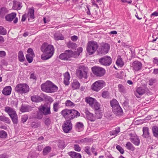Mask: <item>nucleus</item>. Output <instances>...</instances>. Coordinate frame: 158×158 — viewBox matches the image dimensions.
Instances as JSON below:
<instances>
[{"mask_svg": "<svg viewBox=\"0 0 158 158\" xmlns=\"http://www.w3.org/2000/svg\"><path fill=\"white\" fill-rule=\"evenodd\" d=\"M66 146L65 142L64 141L61 140L58 143V147L61 149L64 148Z\"/></svg>", "mask_w": 158, "mask_h": 158, "instance_id": "8fccbe9b", "label": "nucleus"}, {"mask_svg": "<svg viewBox=\"0 0 158 158\" xmlns=\"http://www.w3.org/2000/svg\"><path fill=\"white\" fill-rule=\"evenodd\" d=\"M72 124L70 120H66L62 125V129L65 133H68L72 129Z\"/></svg>", "mask_w": 158, "mask_h": 158, "instance_id": "f8f14e48", "label": "nucleus"}, {"mask_svg": "<svg viewBox=\"0 0 158 158\" xmlns=\"http://www.w3.org/2000/svg\"><path fill=\"white\" fill-rule=\"evenodd\" d=\"M110 105L112 108L114 107L119 106L117 101L115 99H113L110 102Z\"/></svg>", "mask_w": 158, "mask_h": 158, "instance_id": "a18cd8bd", "label": "nucleus"}, {"mask_svg": "<svg viewBox=\"0 0 158 158\" xmlns=\"http://www.w3.org/2000/svg\"><path fill=\"white\" fill-rule=\"evenodd\" d=\"M116 148L120 152L121 154L124 153V150L120 145H118L116 146Z\"/></svg>", "mask_w": 158, "mask_h": 158, "instance_id": "e2e57ef3", "label": "nucleus"}, {"mask_svg": "<svg viewBox=\"0 0 158 158\" xmlns=\"http://www.w3.org/2000/svg\"><path fill=\"white\" fill-rule=\"evenodd\" d=\"M16 14L15 12H12L8 14L5 16L6 20L8 22H11L14 19L13 23L15 24L16 23L18 22V18L16 17Z\"/></svg>", "mask_w": 158, "mask_h": 158, "instance_id": "ddd939ff", "label": "nucleus"}, {"mask_svg": "<svg viewBox=\"0 0 158 158\" xmlns=\"http://www.w3.org/2000/svg\"><path fill=\"white\" fill-rule=\"evenodd\" d=\"M83 51V48L81 47H79L77 49V51H73V58H76Z\"/></svg>", "mask_w": 158, "mask_h": 158, "instance_id": "c756f323", "label": "nucleus"}, {"mask_svg": "<svg viewBox=\"0 0 158 158\" xmlns=\"http://www.w3.org/2000/svg\"><path fill=\"white\" fill-rule=\"evenodd\" d=\"M34 9L33 7L29 8L27 15L28 20H33L35 18Z\"/></svg>", "mask_w": 158, "mask_h": 158, "instance_id": "aec40b11", "label": "nucleus"}, {"mask_svg": "<svg viewBox=\"0 0 158 158\" xmlns=\"http://www.w3.org/2000/svg\"><path fill=\"white\" fill-rule=\"evenodd\" d=\"M93 106L94 107L95 110V114H96V117L97 118H101L102 117V114L101 112H100L99 110L100 107L99 104L96 101L93 105Z\"/></svg>", "mask_w": 158, "mask_h": 158, "instance_id": "4468645a", "label": "nucleus"}, {"mask_svg": "<svg viewBox=\"0 0 158 158\" xmlns=\"http://www.w3.org/2000/svg\"><path fill=\"white\" fill-rule=\"evenodd\" d=\"M44 122L46 126H49L52 123V121L50 119V117L48 116H46L44 118Z\"/></svg>", "mask_w": 158, "mask_h": 158, "instance_id": "de8ad7c7", "label": "nucleus"}, {"mask_svg": "<svg viewBox=\"0 0 158 158\" xmlns=\"http://www.w3.org/2000/svg\"><path fill=\"white\" fill-rule=\"evenodd\" d=\"M143 137L144 138H148L150 136L149 128L148 127H145L143 128Z\"/></svg>", "mask_w": 158, "mask_h": 158, "instance_id": "393cba45", "label": "nucleus"}, {"mask_svg": "<svg viewBox=\"0 0 158 158\" xmlns=\"http://www.w3.org/2000/svg\"><path fill=\"white\" fill-rule=\"evenodd\" d=\"M153 64L154 66L158 67V58L155 57L152 59Z\"/></svg>", "mask_w": 158, "mask_h": 158, "instance_id": "4d7b16f0", "label": "nucleus"}, {"mask_svg": "<svg viewBox=\"0 0 158 158\" xmlns=\"http://www.w3.org/2000/svg\"><path fill=\"white\" fill-rule=\"evenodd\" d=\"M34 56H35L30 54H27L26 56V59L29 63H31L32 62L33 58Z\"/></svg>", "mask_w": 158, "mask_h": 158, "instance_id": "09e8293b", "label": "nucleus"}, {"mask_svg": "<svg viewBox=\"0 0 158 158\" xmlns=\"http://www.w3.org/2000/svg\"><path fill=\"white\" fill-rule=\"evenodd\" d=\"M68 154L72 158H81V156L80 153L76 152H70Z\"/></svg>", "mask_w": 158, "mask_h": 158, "instance_id": "7c9ffc66", "label": "nucleus"}, {"mask_svg": "<svg viewBox=\"0 0 158 158\" xmlns=\"http://www.w3.org/2000/svg\"><path fill=\"white\" fill-rule=\"evenodd\" d=\"M157 80L154 78H152L149 80V85H152L156 83Z\"/></svg>", "mask_w": 158, "mask_h": 158, "instance_id": "6e6d98bb", "label": "nucleus"}, {"mask_svg": "<svg viewBox=\"0 0 158 158\" xmlns=\"http://www.w3.org/2000/svg\"><path fill=\"white\" fill-rule=\"evenodd\" d=\"M98 62L102 65L109 66L112 63V59L110 56H106L99 59Z\"/></svg>", "mask_w": 158, "mask_h": 158, "instance_id": "9b49d317", "label": "nucleus"}, {"mask_svg": "<svg viewBox=\"0 0 158 158\" xmlns=\"http://www.w3.org/2000/svg\"><path fill=\"white\" fill-rule=\"evenodd\" d=\"M118 90L119 92L121 93L125 94L126 93V90L124 86L121 84H119L118 85Z\"/></svg>", "mask_w": 158, "mask_h": 158, "instance_id": "c03bdc74", "label": "nucleus"}, {"mask_svg": "<svg viewBox=\"0 0 158 158\" xmlns=\"http://www.w3.org/2000/svg\"><path fill=\"white\" fill-rule=\"evenodd\" d=\"M146 93L147 95L152 94L147 86L139 87L137 88L135 92V94L137 98H140L142 95Z\"/></svg>", "mask_w": 158, "mask_h": 158, "instance_id": "20e7f679", "label": "nucleus"}, {"mask_svg": "<svg viewBox=\"0 0 158 158\" xmlns=\"http://www.w3.org/2000/svg\"><path fill=\"white\" fill-rule=\"evenodd\" d=\"M90 148L89 146H87L85 147V151L88 155H90L91 153L90 152Z\"/></svg>", "mask_w": 158, "mask_h": 158, "instance_id": "338daca9", "label": "nucleus"}, {"mask_svg": "<svg viewBox=\"0 0 158 158\" xmlns=\"http://www.w3.org/2000/svg\"><path fill=\"white\" fill-rule=\"evenodd\" d=\"M85 114L86 118L87 119L91 121H94L95 119V117L94 116L93 114L90 113L89 111H86Z\"/></svg>", "mask_w": 158, "mask_h": 158, "instance_id": "bb28decb", "label": "nucleus"}, {"mask_svg": "<svg viewBox=\"0 0 158 158\" xmlns=\"http://www.w3.org/2000/svg\"><path fill=\"white\" fill-rule=\"evenodd\" d=\"M51 148L49 146H46L43 149V155L44 156L47 155L51 152Z\"/></svg>", "mask_w": 158, "mask_h": 158, "instance_id": "58836bf2", "label": "nucleus"}, {"mask_svg": "<svg viewBox=\"0 0 158 158\" xmlns=\"http://www.w3.org/2000/svg\"><path fill=\"white\" fill-rule=\"evenodd\" d=\"M106 85L105 82L103 80H99L94 82L91 85V89L93 91L98 92Z\"/></svg>", "mask_w": 158, "mask_h": 158, "instance_id": "1a4fd4ad", "label": "nucleus"}, {"mask_svg": "<svg viewBox=\"0 0 158 158\" xmlns=\"http://www.w3.org/2000/svg\"><path fill=\"white\" fill-rule=\"evenodd\" d=\"M7 33V31L3 27L0 26V34L5 35Z\"/></svg>", "mask_w": 158, "mask_h": 158, "instance_id": "864d4df0", "label": "nucleus"}, {"mask_svg": "<svg viewBox=\"0 0 158 158\" xmlns=\"http://www.w3.org/2000/svg\"><path fill=\"white\" fill-rule=\"evenodd\" d=\"M59 108V103L58 102H55L53 104V110L55 112H57Z\"/></svg>", "mask_w": 158, "mask_h": 158, "instance_id": "5fc2aeb1", "label": "nucleus"}, {"mask_svg": "<svg viewBox=\"0 0 158 158\" xmlns=\"http://www.w3.org/2000/svg\"><path fill=\"white\" fill-rule=\"evenodd\" d=\"M73 148L75 151L77 152H80L81 150V147L78 144L74 145Z\"/></svg>", "mask_w": 158, "mask_h": 158, "instance_id": "0e129e2a", "label": "nucleus"}, {"mask_svg": "<svg viewBox=\"0 0 158 158\" xmlns=\"http://www.w3.org/2000/svg\"><path fill=\"white\" fill-rule=\"evenodd\" d=\"M131 142L134 145L138 146L139 145L140 143V139L138 136L136 135L133 137H131L130 138Z\"/></svg>", "mask_w": 158, "mask_h": 158, "instance_id": "5701e85b", "label": "nucleus"}, {"mask_svg": "<svg viewBox=\"0 0 158 158\" xmlns=\"http://www.w3.org/2000/svg\"><path fill=\"white\" fill-rule=\"evenodd\" d=\"M8 10L6 8L2 7L0 8V17L4 18L6 14L8 13Z\"/></svg>", "mask_w": 158, "mask_h": 158, "instance_id": "2f4dec72", "label": "nucleus"}, {"mask_svg": "<svg viewBox=\"0 0 158 158\" xmlns=\"http://www.w3.org/2000/svg\"><path fill=\"white\" fill-rule=\"evenodd\" d=\"M71 86L73 90L78 89L80 86V83L77 80H75L71 83Z\"/></svg>", "mask_w": 158, "mask_h": 158, "instance_id": "c85d7f7f", "label": "nucleus"}, {"mask_svg": "<svg viewBox=\"0 0 158 158\" xmlns=\"http://www.w3.org/2000/svg\"><path fill=\"white\" fill-rule=\"evenodd\" d=\"M92 70L93 73L98 77H102L105 73V69L102 67L97 66H94L92 68Z\"/></svg>", "mask_w": 158, "mask_h": 158, "instance_id": "9d476101", "label": "nucleus"}, {"mask_svg": "<svg viewBox=\"0 0 158 158\" xmlns=\"http://www.w3.org/2000/svg\"><path fill=\"white\" fill-rule=\"evenodd\" d=\"M54 37L56 40H63L64 39V37L61 34L56 33L54 35Z\"/></svg>", "mask_w": 158, "mask_h": 158, "instance_id": "e433bc0d", "label": "nucleus"}, {"mask_svg": "<svg viewBox=\"0 0 158 158\" xmlns=\"http://www.w3.org/2000/svg\"><path fill=\"white\" fill-rule=\"evenodd\" d=\"M126 147L127 148L131 151H133L135 149V148L133 144L130 142H127L126 144Z\"/></svg>", "mask_w": 158, "mask_h": 158, "instance_id": "4c0bfd02", "label": "nucleus"}, {"mask_svg": "<svg viewBox=\"0 0 158 158\" xmlns=\"http://www.w3.org/2000/svg\"><path fill=\"white\" fill-rule=\"evenodd\" d=\"M32 108L29 105L22 104L21 105L20 110L22 112H29L32 110Z\"/></svg>", "mask_w": 158, "mask_h": 158, "instance_id": "412c9836", "label": "nucleus"}, {"mask_svg": "<svg viewBox=\"0 0 158 158\" xmlns=\"http://www.w3.org/2000/svg\"><path fill=\"white\" fill-rule=\"evenodd\" d=\"M38 109L40 111L42 112L45 115L50 114L51 113L50 106L47 107L41 106L39 107Z\"/></svg>", "mask_w": 158, "mask_h": 158, "instance_id": "dca6fc26", "label": "nucleus"}, {"mask_svg": "<svg viewBox=\"0 0 158 158\" xmlns=\"http://www.w3.org/2000/svg\"><path fill=\"white\" fill-rule=\"evenodd\" d=\"M85 100V102L91 106H93V105L96 101L95 99L90 97L86 98Z\"/></svg>", "mask_w": 158, "mask_h": 158, "instance_id": "cd10ccee", "label": "nucleus"}, {"mask_svg": "<svg viewBox=\"0 0 158 158\" xmlns=\"http://www.w3.org/2000/svg\"><path fill=\"white\" fill-rule=\"evenodd\" d=\"M74 127L76 131L80 132L84 129V126L82 123L77 122L76 123Z\"/></svg>", "mask_w": 158, "mask_h": 158, "instance_id": "b1692460", "label": "nucleus"}, {"mask_svg": "<svg viewBox=\"0 0 158 158\" xmlns=\"http://www.w3.org/2000/svg\"><path fill=\"white\" fill-rule=\"evenodd\" d=\"M43 114L41 111L37 112L36 116L35 118L39 119H41L43 117Z\"/></svg>", "mask_w": 158, "mask_h": 158, "instance_id": "bf43d9fd", "label": "nucleus"}, {"mask_svg": "<svg viewBox=\"0 0 158 158\" xmlns=\"http://www.w3.org/2000/svg\"><path fill=\"white\" fill-rule=\"evenodd\" d=\"M28 118V116L27 115H24L22 116L21 118V121L23 123H24L25 122H26Z\"/></svg>", "mask_w": 158, "mask_h": 158, "instance_id": "052dcab7", "label": "nucleus"}, {"mask_svg": "<svg viewBox=\"0 0 158 158\" xmlns=\"http://www.w3.org/2000/svg\"><path fill=\"white\" fill-rule=\"evenodd\" d=\"M110 48V46L109 44L106 43H102L97 50L98 54H106L109 52Z\"/></svg>", "mask_w": 158, "mask_h": 158, "instance_id": "6e6552de", "label": "nucleus"}, {"mask_svg": "<svg viewBox=\"0 0 158 158\" xmlns=\"http://www.w3.org/2000/svg\"><path fill=\"white\" fill-rule=\"evenodd\" d=\"M76 73L79 79H81L83 78L86 79L87 78V72L85 71H82L81 70H77Z\"/></svg>", "mask_w": 158, "mask_h": 158, "instance_id": "6ab92c4d", "label": "nucleus"}, {"mask_svg": "<svg viewBox=\"0 0 158 158\" xmlns=\"http://www.w3.org/2000/svg\"><path fill=\"white\" fill-rule=\"evenodd\" d=\"M22 6L21 5V3L19 2H14L13 6V8L14 9L19 10L21 9Z\"/></svg>", "mask_w": 158, "mask_h": 158, "instance_id": "79ce46f5", "label": "nucleus"}, {"mask_svg": "<svg viewBox=\"0 0 158 158\" xmlns=\"http://www.w3.org/2000/svg\"><path fill=\"white\" fill-rule=\"evenodd\" d=\"M41 90L48 93H54L58 90V87L50 81H48L41 85Z\"/></svg>", "mask_w": 158, "mask_h": 158, "instance_id": "7ed1b4c3", "label": "nucleus"}, {"mask_svg": "<svg viewBox=\"0 0 158 158\" xmlns=\"http://www.w3.org/2000/svg\"><path fill=\"white\" fill-rule=\"evenodd\" d=\"M37 156V155L35 151L32 150L29 152L27 158H36Z\"/></svg>", "mask_w": 158, "mask_h": 158, "instance_id": "49530a36", "label": "nucleus"}, {"mask_svg": "<svg viewBox=\"0 0 158 158\" xmlns=\"http://www.w3.org/2000/svg\"><path fill=\"white\" fill-rule=\"evenodd\" d=\"M112 110L114 114L118 116H121L123 114V111L120 106H117L113 107Z\"/></svg>", "mask_w": 158, "mask_h": 158, "instance_id": "f3484780", "label": "nucleus"}, {"mask_svg": "<svg viewBox=\"0 0 158 158\" xmlns=\"http://www.w3.org/2000/svg\"><path fill=\"white\" fill-rule=\"evenodd\" d=\"M116 63L118 66L121 67H123L124 65V63L122 60V59L121 57L117 59Z\"/></svg>", "mask_w": 158, "mask_h": 158, "instance_id": "ea45409f", "label": "nucleus"}, {"mask_svg": "<svg viewBox=\"0 0 158 158\" xmlns=\"http://www.w3.org/2000/svg\"><path fill=\"white\" fill-rule=\"evenodd\" d=\"M152 129L153 136L158 139V127L156 126H153Z\"/></svg>", "mask_w": 158, "mask_h": 158, "instance_id": "c9c22d12", "label": "nucleus"}, {"mask_svg": "<svg viewBox=\"0 0 158 158\" xmlns=\"http://www.w3.org/2000/svg\"><path fill=\"white\" fill-rule=\"evenodd\" d=\"M43 96H44V95L43 94H41L40 96L34 95L31 97V99L33 102H41L44 100V99L42 98Z\"/></svg>", "mask_w": 158, "mask_h": 158, "instance_id": "a211bd4d", "label": "nucleus"}, {"mask_svg": "<svg viewBox=\"0 0 158 158\" xmlns=\"http://www.w3.org/2000/svg\"><path fill=\"white\" fill-rule=\"evenodd\" d=\"M65 105L67 106H74L75 104L70 100H67L65 102Z\"/></svg>", "mask_w": 158, "mask_h": 158, "instance_id": "603ef678", "label": "nucleus"}, {"mask_svg": "<svg viewBox=\"0 0 158 158\" xmlns=\"http://www.w3.org/2000/svg\"><path fill=\"white\" fill-rule=\"evenodd\" d=\"M101 95L104 98H109L110 97V94L108 91L105 90L102 93Z\"/></svg>", "mask_w": 158, "mask_h": 158, "instance_id": "37998d69", "label": "nucleus"}, {"mask_svg": "<svg viewBox=\"0 0 158 158\" xmlns=\"http://www.w3.org/2000/svg\"><path fill=\"white\" fill-rule=\"evenodd\" d=\"M73 51L71 50H67L64 52L61 53L59 56V58L63 60L70 61L72 57L73 58Z\"/></svg>", "mask_w": 158, "mask_h": 158, "instance_id": "0eeeda50", "label": "nucleus"}, {"mask_svg": "<svg viewBox=\"0 0 158 158\" xmlns=\"http://www.w3.org/2000/svg\"><path fill=\"white\" fill-rule=\"evenodd\" d=\"M142 63L138 60L133 62L131 64V67L134 71H138L140 70L142 68Z\"/></svg>", "mask_w": 158, "mask_h": 158, "instance_id": "2eb2a0df", "label": "nucleus"}, {"mask_svg": "<svg viewBox=\"0 0 158 158\" xmlns=\"http://www.w3.org/2000/svg\"><path fill=\"white\" fill-rule=\"evenodd\" d=\"M29 88L26 84H19L15 88V91L18 94H25L29 91Z\"/></svg>", "mask_w": 158, "mask_h": 158, "instance_id": "423d86ee", "label": "nucleus"}, {"mask_svg": "<svg viewBox=\"0 0 158 158\" xmlns=\"http://www.w3.org/2000/svg\"><path fill=\"white\" fill-rule=\"evenodd\" d=\"M40 123L35 122H32L31 124V127L33 128H37L40 126Z\"/></svg>", "mask_w": 158, "mask_h": 158, "instance_id": "13d9d810", "label": "nucleus"}, {"mask_svg": "<svg viewBox=\"0 0 158 158\" xmlns=\"http://www.w3.org/2000/svg\"><path fill=\"white\" fill-rule=\"evenodd\" d=\"M98 47L97 42L94 41H90L88 42L87 44V51L89 55L94 54Z\"/></svg>", "mask_w": 158, "mask_h": 158, "instance_id": "39448f33", "label": "nucleus"}, {"mask_svg": "<svg viewBox=\"0 0 158 158\" xmlns=\"http://www.w3.org/2000/svg\"><path fill=\"white\" fill-rule=\"evenodd\" d=\"M7 136L6 132L3 130L0 131V138H5Z\"/></svg>", "mask_w": 158, "mask_h": 158, "instance_id": "3c124183", "label": "nucleus"}, {"mask_svg": "<svg viewBox=\"0 0 158 158\" xmlns=\"http://www.w3.org/2000/svg\"><path fill=\"white\" fill-rule=\"evenodd\" d=\"M4 110L10 116V114H12L16 112L12 108L9 106L5 107Z\"/></svg>", "mask_w": 158, "mask_h": 158, "instance_id": "f704fd0d", "label": "nucleus"}, {"mask_svg": "<svg viewBox=\"0 0 158 158\" xmlns=\"http://www.w3.org/2000/svg\"><path fill=\"white\" fill-rule=\"evenodd\" d=\"M67 47L69 48H71L73 49H76L77 47V45L76 43L69 41L68 42L67 44Z\"/></svg>", "mask_w": 158, "mask_h": 158, "instance_id": "72a5a7b5", "label": "nucleus"}, {"mask_svg": "<svg viewBox=\"0 0 158 158\" xmlns=\"http://www.w3.org/2000/svg\"><path fill=\"white\" fill-rule=\"evenodd\" d=\"M18 57L19 60L21 62H23L25 60V57H24L23 52L20 51L18 53Z\"/></svg>", "mask_w": 158, "mask_h": 158, "instance_id": "a19ab883", "label": "nucleus"}, {"mask_svg": "<svg viewBox=\"0 0 158 158\" xmlns=\"http://www.w3.org/2000/svg\"><path fill=\"white\" fill-rule=\"evenodd\" d=\"M64 83L66 85H68L69 84V80L70 76L68 72H66L64 75Z\"/></svg>", "mask_w": 158, "mask_h": 158, "instance_id": "a878e982", "label": "nucleus"}, {"mask_svg": "<svg viewBox=\"0 0 158 158\" xmlns=\"http://www.w3.org/2000/svg\"><path fill=\"white\" fill-rule=\"evenodd\" d=\"M40 49L44 53L41 56V59L43 60H46L51 58L54 52L53 46L52 45L48 44L46 43L43 44Z\"/></svg>", "mask_w": 158, "mask_h": 158, "instance_id": "f257e3e1", "label": "nucleus"}, {"mask_svg": "<svg viewBox=\"0 0 158 158\" xmlns=\"http://www.w3.org/2000/svg\"><path fill=\"white\" fill-rule=\"evenodd\" d=\"M27 52L28 53V54L35 56V54L34 53L33 49L31 48H29L27 50Z\"/></svg>", "mask_w": 158, "mask_h": 158, "instance_id": "774afa93", "label": "nucleus"}, {"mask_svg": "<svg viewBox=\"0 0 158 158\" xmlns=\"http://www.w3.org/2000/svg\"><path fill=\"white\" fill-rule=\"evenodd\" d=\"M89 140L88 139L86 138H85L84 139H82L81 140H78V143H85L88 142Z\"/></svg>", "mask_w": 158, "mask_h": 158, "instance_id": "69168bd1", "label": "nucleus"}, {"mask_svg": "<svg viewBox=\"0 0 158 158\" xmlns=\"http://www.w3.org/2000/svg\"><path fill=\"white\" fill-rule=\"evenodd\" d=\"M10 117L14 124H17L18 122V115L16 112L10 114Z\"/></svg>", "mask_w": 158, "mask_h": 158, "instance_id": "473e14b6", "label": "nucleus"}, {"mask_svg": "<svg viewBox=\"0 0 158 158\" xmlns=\"http://www.w3.org/2000/svg\"><path fill=\"white\" fill-rule=\"evenodd\" d=\"M60 113L63 117L67 120H71L76 118L80 115V114L75 109H64L62 110Z\"/></svg>", "mask_w": 158, "mask_h": 158, "instance_id": "f03ea898", "label": "nucleus"}, {"mask_svg": "<svg viewBox=\"0 0 158 158\" xmlns=\"http://www.w3.org/2000/svg\"><path fill=\"white\" fill-rule=\"evenodd\" d=\"M2 121L7 123H10V119L4 116H3Z\"/></svg>", "mask_w": 158, "mask_h": 158, "instance_id": "680f3d73", "label": "nucleus"}, {"mask_svg": "<svg viewBox=\"0 0 158 158\" xmlns=\"http://www.w3.org/2000/svg\"><path fill=\"white\" fill-rule=\"evenodd\" d=\"M12 90V88L10 86L5 87L2 91V94L4 95L8 96L10 94Z\"/></svg>", "mask_w": 158, "mask_h": 158, "instance_id": "4be33fe9", "label": "nucleus"}]
</instances>
